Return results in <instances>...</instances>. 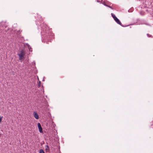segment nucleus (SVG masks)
Here are the masks:
<instances>
[{
  "instance_id": "f257e3e1",
  "label": "nucleus",
  "mask_w": 153,
  "mask_h": 153,
  "mask_svg": "<svg viewBox=\"0 0 153 153\" xmlns=\"http://www.w3.org/2000/svg\"><path fill=\"white\" fill-rule=\"evenodd\" d=\"M25 54V51L23 49L21 50L20 51V53H18V55L19 56V59L20 60L24 59V56Z\"/></svg>"
},
{
  "instance_id": "f03ea898",
  "label": "nucleus",
  "mask_w": 153,
  "mask_h": 153,
  "mask_svg": "<svg viewBox=\"0 0 153 153\" xmlns=\"http://www.w3.org/2000/svg\"><path fill=\"white\" fill-rule=\"evenodd\" d=\"M38 127L39 128V132L40 133H42L43 130L42 128L41 127V125L39 123H38Z\"/></svg>"
},
{
  "instance_id": "7ed1b4c3",
  "label": "nucleus",
  "mask_w": 153,
  "mask_h": 153,
  "mask_svg": "<svg viewBox=\"0 0 153 153\" xmlns=\"http://www.w3.org/2000/svg\"><path fill=\"white\" fill-rule=\"evenodd\" d=\"M114 19L118 24L120 25L121 26H123L121 23L120 22L119 19L117 17Z\"/></svg>"
},
{
  "instance_id": "20e7f679",
  "label": "nucleus",
  "mask_w": 153,
  "mask_h": 153,
  "mask_svg": "<svg viewBox=\"0 0 153 153\" xmlns=\"http://www.w3.org/2000/svg\"><path fill=\"white\" fill-rule=\"evenodd\" d=\"M33 115L34 117L36 119H39V116L37 114V112L36 111H34L33 112Z\"/></svg>"
},
{
  "instance_id": "39448f33",
  "label": "nucleus",
  "mask_w": 153,
  "mask_h": 153,
  "mask_svg": "<svg viewBox=\"0 0 153 153\" xmlns=\"http://www.w3.org/2000/svg\"><path fill=\"white\" fill-rule=\"evenodd\" d=\"M40 26L41 27V29L43 31H44L45 30V28H46V25L45 24H43L40 25Z\"/></svg>"
},
{
  "instance_id": "423d86ee",
  "label": "nucleus",
  "mask_w": 153,
  "mask_h": 153,
  "mask_svg": "<svg viewBox=\"0 0 153 153\" xmlns=\"http://www.w3.org/2000/svg\"><path fill=\"white\" fill-rule=\"evenodd\" d=\"M26 45H27L28 46V49H29L30 51H32V50H30V49H31V47L30 46V45H29L28 44H27Z\"/></svg>"
},
{
  "instance_id": "0eeeda50",
  "label": "nucleus",
  "mask_w": 153,
  "mask_h": 153,
  "mask_svg": "<svg viewBox=\"0 0 153 153\" xmlns=\"http://www.w3.org/2000/svg\"><path fill=\"white\" fill-rule=\"evenodd\" d=\"M26 45H27L28 46V49H29L30 51H32V50H30V49H31V47L30 46V45H29L28 44H27Z\"/></svg>"
},
{
  "instance_id": "6e6552de",
  "label": "nucleus",
  "mask_w": 153,
  "mask_h": 153,
  "mask_svg": "<svg viewBox=\"0 0 153 153\" xmlns=\"http://www.w3.org/2000/svg\"><path fill=\"white\" fill-rule=\"evenodd\" d=\"M111 15L112 17L113 18V19H115L116 17L115 16L113 13H111Z\"/></svg>"
},
{
  "instance_id": "1a4fd4ad",
  "label": "nucleus",
  "mask_w": 153,
  "mask_h": 153,
  "mask_svg": "<svg viewBox=\"0 0 153 153\" xmlns=\"http://www.w3.org/2000/svg\"><path fill=\"white\" fill-rule=\"evenodd\" d=\"M39 153H45L43 150L42 149H41L40 150Z\"/></svg>"
},
{
  "instance_id": "9d476101",
  "label": "nucleus",
  "mask_w": 153,
  "mask_h": 153,
  "mask_svg": "<svg viewBox=\"0 0 153 153\" xmlns=\"http://www.w3.org/2000/svg\"><path fill=\"white\" fill-rule=\"evenodd\" d=\"M46 146L47 147V148L46 149V151H48L47 150H49L48 146L47 145V146Z\"/></svg>"
},
{
  "instance_id": "9b49d317",
  "label": "nucleus",
  "mask_w": 153,
  "mask_h": 153,
  "mask_svg": "<svg viewBox=\"0 0 153 153\" xmlns=\"http://www.w3.org/2000/svg\"><path fill=\"white\" fill-rule=\"evenodd\" d=\"M103 4L105 6H106L107 4H106V3H105V2L104 1L103 2Z\"/></svg>"
},
{
  "instance_id": "f8f14e48",
  "label": "nucleus",
  "mask_w": 153,
  "mask_h": 153,
  "mask_svg": "<svg viewBox=\"0 0 153 153\" xmlns=\"http://www.w3.org/2000/svg\"><path fill=\"white\" fill-rule=\"evenodd\" d=\"M108 7H109V8H111V9H113V8L111 7V6H109Z\"/></svg>"
},
{
  "instance_id": "ddd939ff",
  "label": "nucleus",
  "mask_w": 153,
  "mask_h": 153,
  "mask_svg": "<svg viewBox=\"0 0 153 153\" xmlns=\"http://www.w3.org/2000/svg\"><path fill=\"white\" fill-rule=\"evenodd\" d=\"M20 33H21V32H20V30H19V31H18V33H19V34Z\"/></svg>"
},
{
  "instance_id": "4468645a",
  "label": "nucleus",
  "mask_w": 153,
  "mask_h": 153,
  "mask_svg": "<svg viewBox=\"0 0 153 153\" xmlns=\"http://www.w3.org/2000/svg\"><path fill=\"white\" fill-rule=\"evenodd\" d=\"M147 35L148 36H149V37H150L151 36V35H149V34H147Z\"/></svg>"
},
{
  "instance_id": "2eb2a0df",
  "label": "nucleus",
  "mask_w": 153,
  "mask_h": 153,
  "mask_svg": "<svg viewBox=\"0 0 153 153\" xmlns=\"http://www.w3.org/2000/svg\"><path fill=\"white\" fill-rule=\"evenodd\" d=\"M40 84H41V82H39V86H40Z\"/></svg>"
},
{
  "instance_id": "dca6fc26",
  "label": "nucleus",
  "mask_w": 153,
  "mask_h": 153,
  "mask_svg": "<svg viewBox=\"0 0 153 153\" xmlns=\"http://www.w3.org/2000/svg\"><path fill=\"white\" fill-rule=\"evenodd\" d=\"M106 7H109V5H107H107H106Z\"/></svg>"
},
{
  "instance_id": "f3484780",
  "label": "nucleus",
  "mask_w": 153,
  "mask_h": 153,
  "mask_svg": "<svg viewBox=\"0 0 153 153\" xmlns=\"http://www.w3.org/2000/svg\"><path fill=\"white\" fill-rule=\"evenodd\" d=\"M128 12H130V10H128Z\"/></svg>"
},
{
  "instance_id": "a211bd4d",
  "label": "nucleus",
  "mask_w": 153,
  "mask_h": 153,
  "mask_svg": "<svg viewBox=\"0 0 153 153\" xmlns=\"http://www.w3.org/2000/svg\"><path fill=\"white\" fill-rule=\"evenodd\" d=\"M97 2H99L98 1H97Z\"/></svg>"
}]
</instances>
